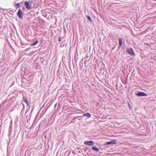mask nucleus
<instances>
[{
	"label": "nucleus",
	"instance_id": "nucleus-10",
	"mask_svg": "<svg viewBox=\"0 0 156 156\" xmlns=\"http://www.w3.org/2000/svg\"><path fill=\"white\" fill-rule=\"evenodd\" d=\"M23 100L22 101L25 102L27 104V106H28V104L27 100L25 98H23Z\"/></svg>",
	"mask_w": 156,
	"mask_h": 156
},
{
	"label": "nucleus",
	"instance_id": "nucleus-9",
	"mask_svg": "<svg viewBox=\"0 0 156 156\" xmlns=\"http://www.w3.org/2000/svg\"><path fill=\"white\" fill-rule=\"evenodd\" d=\"M122 43V40L121 38H119V46L121 47Z\"/></svg>",
	"mask_w": 156,
	"mask_h": 156
},
{
	"label": "nucleus",
	"instance_id": "nucleus-13",
	"mask_svg": "<svg viewBox=\"0 0 156 156\" xmlns=\"http://www.w3.org/2000/svg\"><path fill=\"white\" fill-rule=\"evenodd\" d=\"M87 18H88V19L89 20L90 22H91V20L90 17V16H87Z\"/></svg>",
	"mask_w": 156,
	"mask_h": 156
},
{
	"label": "nucleus",
	"instance_id": "nucleus-1",
	"mask_svg": "<svg viewBox=\"0 0 156 156\" xmlns=\"http://www.w3.org/2000/svg\"><path fill=\"white\" fill-rule=\"evenodd\" d=\"M126 51L128 54L131 56H135V53L132 48H127Z\"/></svg>",
	"mask_w": 156,
	"mask_h": 156
},
{
	"label": "nucleus",
	"instance_id": "nucleus-8",
	"mask_svg": "<svg viewBox=\"0 0 156 156\" xmlns=\"http://www.w3.org/2000/svg\"><path fill=\"white\" fill-rule=\"evenodd\" d=\"M92 149L94 151L96 152H98L99 151V149L98 148L95 147L94 146H92Z\"/></svg>",
	"mask_w": 156,
	"mask_h": 156
},
{
	"label": "nucleus",
	"instance_id": "nucleus-6",
	"mask_svg": "<svg viewBox=\"0 0 156 156\" xmlns=\"http://www.w3.org/2000/svg\"><path fill=\"white\" fill-rule=\"evenodd\" d=\"M116 142L115 140H112L109 142H107L105 144V145H109L110 144H113L115 143Z\"/></svg>",
	"mask_w": 156,
	"mask_h": 156
},
{
	"label": "nucleus",
	"instance_id": "nucleus-17",
	"mask_svg": "<svg viewBox=\"0 0 156 156\" xmlns=\"http://www.w3.org/2000/svg\"><path fill=\"white\" fill-rule=\"evenodd\" d=\"M129 106H130V105H129Z\"/></svg>",
	"mask_w": 156,
	"mask_h": 156
},
{
	"label": "nucleus",
	"instance_id": "nucleus-12",
	"mask_svg": "<svg viewBox=\"0 0 156 156\" xmlns=\"http://www.w3.org/2000/svg\"><path fill=\"white\" fill-rule=\"evenodd\" d=\"M15 6H17V9H18L20 7V5L19 3H17L15 4Z\"/></svg>",
	"mask_w": 156,
	"mask_h": 156
},
{
	"label": "nucleus",
	"instance_id": "nucleus-3",
	"mask_svg": "<svg viewBox=\"0 0 156 156\" xmlns=\"http://www.w3.org/2000/svg\"><path fill=\"white\" fill-rule=\"evenodd\" d=\"M136 96L138 97L146 96L147 95L145 93L141 91H138L137 93L136 94Z\"/></svg>",
	"mask_w": 156,
	"mask_h": 156
},
{
	"label": "nucleus",
	"instance_id": "nucleus-15",
	"mask_svg": "<svg viewBox=\"0 0 156 156\" xmlns=\"http://www.w3.org/2000/svg\"><path fill=\"white\" fill-rule=\"evenodd\" d=\"M28 50H29V49H28H28H27L26 50V51H28Z\"/></svg>",
	"mask_w": 156,
	"mask_h": 156
},
{
	"label": "nucleus",
	"instance_id": "nucleus-16",
	"mask_svg": "<svg viewBox=\"0 0 156 156\" xmlns=\"http://www.w3.org/2000/svg\"><path fill=\"white\" fill-rule=\"evenodd\" d=\"M146 44H148L147 43Z\"/></svg>",
	"mask_w": 156,
	"mask_h": 156
},
{
	"label": "nucleus",
	"instance_id": "nucleus-14",
	"mask_svg": "<svg viewBox=\"0 0 156 156\" xmlns=\"http://www.w3.org/2000/svg\"><path fill=\"white\" fill-rule=\"evenodd\" d=\"M58 40L59 41H61L62 40V39L61 38H59L58 39Z\"/></svg>",
	"mask_w": 156,
	"mask_h": 156
},
{
	"label": "nucleus",
	"instance_id": "nucleus-5",
	"mask_svg": "<svg viewBox=\"0 0 156 156\" xmlns=\"http://www.w3.org/2000/svg\"><path fill=\"white\" fill-rule=\"evenodd\" d=\"M17 14L19 18L20 19H23V13L22 12L21 10L19 9L18 11Z\"/></svg>",
	"mask_w": 156,
	"mask_h": 156
},
{
	"label": "nucleus",
	"instance_id": "nucleus-11",
	"mask_svg": "<svg viewBox=\"0 0 156 156\" xmlns=\"http://www.w3.org/2000/svg\"><path fill=\"white\" fill-rule=\"evenodd\" d=\"M38 42L37 40L34 43L31 44L30 46H35L36 44H37L38 43Z\"/></svg>",
	"mask_w": 156,
	"mask_h": 156
},
{
	"label": "nucleus",
	"instance_id": "nucleus-7",
	"mask_svg": "<svg viewBox=\"0 0 156 156\" xmlns=\"http://www.w3.org/2000/svg\"><path fill=\"white\" fill-rule=\"evenodd\" d=\"M83 116H86L88 118H90L91 117V115L88 112H87L85 114H83Z\"/></svg>",
	"mask_w": 156,
	"mask_h": 156
},
{
	"label": "nucleus",
	"instance_id": "nucleus-4",
	"mask_svg": "<svg viewBox=\"0 0 156 156\" xmlns=\"http://www.w3.org/2000/svg\"><path fill=\"white\" fill-rule=\"evenodd\" d=\"M84 144L85 145L91 146L94 144V142L93 140L86 141L84 142Z\"/></svg>",
	"mask_w": 156,
	"mask_h": 156
},
{
	"label": "nucleus",
	"instance_id": "nucleus-2",
	"mask_svg": "<svg viewBox=\"0 0 156 156\" xmlns=\"http://www.w3.org/2000/svg\"><path fill=\"white\" fill-rule=\"evenodd\" d=\"M29 3H30L31 4V2L30 1L29 2H24V4L27 9L30 10L31 9V7L30 4H29Z\"/></svg>",
	"mask_w": 156,
	"mask_h": 156
}]
</instances>
